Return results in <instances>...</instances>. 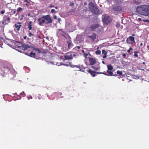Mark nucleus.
Instances as JSON below:
<instances>
[{
    "mask_svg": "<svg viewBox=\"0 0 149 149\" xmlns=\"http://www.w3.org/2000/svg\"><path fill=\"white\" fill-rule=\"evenodd\" d=\"M136 11L139 14L147 16L149 15V5H141L136 8Z\"/></svg>",
    "mask_w": 149,
    "mask_h": 149,
    "instance_id": "1",
    "label": "nucleus"
},
{
    "mask_svg": "<svg viewBox=\"0 0 149 149\" xmlns=\"http://www.w3.org/2000/svg\"><path fill=\"white\" fill-rule=\"evenodd\" d=\"M13 42L15 44H17L16 46L19 48L18 51L20 52H22L27 50H30L32 48L31 45L25 43L22 44L21 42L15 40H13Z\"/></svg>",
    "mask_w": 149,
    "mask_h": 149,
    "instance_id": "2",
    "label": "nucleus"
},
{
    "mask_svg": "<svg viewBox=\"0 0 149 149\" xmlns=\"http://www.w3.org/2000/svg\"><path fill=\"white\" fill-rule=\"evenodd\" d=\"M88 8L93 13L96 15L101 14L100 13V10L92 2H91L89 3Z\"/></svg>",
    "mask_w": 149,
    "mask_h": 149,
    "instance_id": "3",
    "label": "nucleus"
},
{
    "mask_svg": "<svg viewBox=\"0 0 149 149\" xmlns=\"http://www.w3.org/2000/svg\"><path fill=\"white\" fill-rule=\"evenodd\" d=\"M86 37L91 41L93 42L96 39L97 35L94 33H90L87 35Z\"/></svg>",
    "mask_w": 149,
    "mask_h": 149,
    "instance_id": "4",
    "label": "nucleus"
},
{
    "mask_svg": "<svg viewBox=\"0 0 149 149\" xmlns=\"http://www.w3.org/2000/svg\"><path fill=\"white\" fill-rule=\"evenodd\" d=\"M102 18L103 22L106 24L110 23L111 20L110 17L106 14L103 15Z\"/></svg>",
    "mask_w": 149,
    "mask_h": 149,
    "instance_id": "5",
    "label": "nucleus"
},
{
    "mask_svg": "<svg viewBox=\"0 0 149 149\" xmlns=\"http://www.w3.org/2000/svg\"><path fill=\"white\" fill-rule=\"evenodd\" d=\"M42 18H43L46 21V23H45L46 24H50L52 22V19L49 15H43L42 17Z\"/></svg>",
    "mask_w": 149,
    "mask_h": 149,
    "instance_id": "6",
    "label": "nucleus"
},
{
    "mask_svg": "<svg viewBox=\"0 0 149 149\" xmlns=\"http://www.w3.org/2000/svg\"><path fill=\"white\" fill-rule=\"evenodd\" d=\"M74 56V54L72 53L71 52H68L64 56V58H63L65 60H71L73 58V57Z\"/></svg>",
    "mask_w": 149,
    "mask_h": 149,
    "instance_id": "7",
    "label": "nucleus"
},
{
    "mask_svg": "<svg viewBox=\"0 0 149 149\" xmlns=\"http://www.w3.org/2000/svg\"><path fill=\"white\" fill-rule=\"evenodd\" d=\"M57 34L59 36H63L65 38H66L65 36L66 33L63 29H58L57 30Z\"/></svg>",
    "mask_w": 149,
    "mask_h": 149,
    "instance_id": "8",
    "label": "nucleus"
},
{
    "mask_svg": "<svg viewBox=\"0 0 149 149\" xmlns=\"http://www.w3.org/2000/svg\"><path fill=\"white\" fill-rule=\"evenodd\" d=\"M112 9L116 13H118L122 11L123 7L120 5L115 6L113 7Z\"/></svg>",
    "mask_w": 149,
    "mask_h": 149,
    "instance_id": "9",
    "label": "nucleus"
},
{
    "mask_svg": "<svg viewBox=\"0 0 149 149\" xmlns=\"http://www.w3.org/2000/svg\"><path fill=\"white\" fill-rule=\"evenodd\" d=\"M10 70V69L8 66H3L1 68V73H7Z\"/></svg>",
    "mask_w": 149,
    "mask_h": 149,
    "instance_id": "10",
    "label": "nucleus"
},
{
    "mask_svg": "<svg viewBox=\"0 0 149 149\" xmlns=\"http://www.w3.org/2000/svg\"><path fill=\"white\" fill-rule=\"evenodd\" d=\"M127 42L129 44H130L132 43H135L134 38L132 36H130L126 40Z\"/></svg>",
    "mask_w": 149,
    "mask_h": 149,
    "instance_id": "11",
    "label": "nucleus"
},
{
    "mask_svg": "<svg viewBox=\"0 0 149 149\" xmlns=\"http://www.w3.org/2000/svg\"><path fill=\"white\" fill-rule=\"evenodd\" d=\"M87 72L90 73L91 75L93 77H95L96 76L95 74L96 73V72L92 70H91L90 69H86V72Z\"/></svg>",
    "mask_w": 149,
    "mask_h": 149,
    "instance_id": "12",
    "label": "nucleus"
},
{
    "mask_svg": "<svg viewBox=\"0 0 149 149\" xmlns=\"http://www.w3.org/2000/svg\"><path fill=\"white\" fill-rule=\"evenodd\" d=\"M37 20L38 22V24L40 26L43 25V24L46 23V21H45L43 18H42V17L38 18Z\"/></svg>",
    "mask_w": 149,
    "mask_h": 149,
    "instance_id": "13",
    "label": "nucleus"
},
{
    "mask_svg": "<svg viewBox=\"0 0 149 149\" xmlns=\"http://www.w3.org/2000/svg\"><path fill=\"white\" fill-rule=\"evenodd\" d=\"M11 19L10 17H8L7 19H4L2 22L3 24L4 25H6L10 22Z\"/></svg>",
    "mask_w": 149,
    "mask_h": 149,
    "instance_id": "14",
    "label": "nucleus"
},
{
    "mask_svg": "<svg viewBox=\"0 0 149 149\" xmlns=\"http://www.w3.org/2000/svg\"><path fill=\"white\" fill-rule=\"evenodd\" d=\"M15 28L17 30L19 31L20 30L22 26L21 23L20 22H17L15 24Z\"/></svg>",
    "mask_w": 149,
    "mask_h": 149,
    "instance_id": "15",
    "label": "nucleus"
},
{
    "mask_svg": "<svg viewBox=\"0 0 149 149\" xmlns=\"http://www.w3.org/2000/svg\"><path fill=\"white\" fill-rule=\"evenodd\" d=\"M100 26V25L98 24H94L93 25H92L90 27V29L91 31H94L95 30L98 28L99 26Z\"/></svg>",
    "mask_w": 149,
    "mask_h": 149,
    "instance_id": "16",
    "label": "nucleus"
},
{
    "mask_svg": "<svg viewBox=\"0 0 149 149\" xmlns=\"http://www.w3.org/2000/svg\"><path fill=\"white\" fill-rule=\"evenodd\" d=\"M67 43L68 44V47L69 49H70L73 48V45L72 43V42L71 40L68 41Z\"/></svg>",
    "mask_w": 149,
    "mask_h": 149,
    "instance_id": "17",
    "label": "nucleus"
},
{
    "mask_svg": "<svg viewBox=\"0 0 149 149\" xmlns=\"http://www.w3.org/2000/svg\"><path fill=\"white\" fill-rule=\"evenodd\" d=\"M27 54L31 57L35 58L36 56L35 53L33 52V51H32L29 54Z\"/></svg>",
    "mask_w": 149,
    "mask_h": 149,
    "instance_id": "18",
    "label": "nucleus"
},
{
    "mask_svg": "<svg viewBox=\"0 0 149 149\" xmlns=\"http://www.w3.org/2000/svg\"><path fill=\"white\" fill-rule=\"evenodd\" d=\"M90 63L91 65H93L96 62V60L95 59L91 58L89 60Z\"/></svg>",
    "mask_w": 149,
    "mask_h": 149,
    "instance_id": "19",
    "label": "nucleus"
},
{
    "mask_svg": "<svg viewBox=\"0 0 149 149\" xmlns=\"http://www.w3.org/2000/svg\"><path fill=\"white\" fill-rule=\"evenodd\" d=\"M108 74L104 73V74L108 76H113V73L112 71H109L108 70H107V71Z\"/></svg>",
    "mask_w": 149,
    "mask_h": 149,
    "instance_id": "20",
    "label": "nucleus"
},
{
    "mask_svg": "<svg viewBox=\"0 0 149 149\" xmlns=\"http://www.w3.org/2000/svg\"><path fill=\"white\" fill-rule=\"evenodd\" d=\"M32 22L30 21L28 24V28L29 30H31L32 29Z\"/></svg>",
    "mask_w": 149,
    "mask_h": 149,
    "instance_id": "21",
    "label": "nucleus"
},
{
    "mask_svg": "<svg viewBox=\"0 0 149 149\" xmlns=\"http://www.w3.org/2000/svg\"><path fill=\"white\" fill-rule=\"evenodd\" d=\"M91 67L93 69H94L95 70H98L99 69H100V67L99 66H97L96 67L95 66H91Z\"/></svg>",
    "mask_w": 149,
    "mask_h": 149,
    "instance_id": "22",
    "label": "nucleus"
},
{
    "mask_svg": "<svg viewBox=\"0 0 149 149\" xmlns=\"http://www.w3.org/2000/svg\"><path fill=\"white\" fill-rule=\"evenodd\" d=\"M74 67H76L77 68H78L79 69V70H78L79 71H82L83 72H86L84 70H82V69L83 68L81 67L82 65H81V66H78V65H75Z\"/></svg>",
    "mask_w": 149,
    "mask_h": 149,
    "instance_id": "23",
    "label": "nucleus"
},
{
    "mask_svg": "<svg viewBox=\"0 0 149 149\" xmlns=\"http://www.w3.org/2000/svg\"><path fill=\"white\" fill-rule=\"evenodd\" d=\"M108 70H112L113 69V67L111 65H107Z\"/></svg>",
    "mask_w": 149,
    "mask_h": 149,
    "instance_id": "24",
    "label": "nucleus"
},
{
    "mask_svg": "<svg viewBox=\"0 0 149 149\" xmlns=\"http://www.w3.org/2000/svg\"><path fill=\"white\" fill-rule=\"evenodd\" d=\"M33 50H34L38 52L39 53H41L40 50L39 49V48H33Z\"/></svg>",
    "mask_w": 149,
    "mask_h": 149,
    "instance_id": "25",
    "label": "nucleus"
},
{
    "mask_svg": "<svg viewBox=\"0 0 149 149\" xmlns=\"http://www.w3.org/2000/svg\"><path fill=\"white\" fill-rule=\"evenodd\" d=\"M28 36L30 37H31L32 36H34V34L33 33H31L30 31H29V33H28Z\"/></svg>",
    "mask_w": 149,
    "mask_h": 149,
    "instance_id": "26",
    "label": "nucleus"
},
{
    "mask_svg": "<svg viewBox=\"0 0 149 149\" xmlns=\"http://www.w3.org/2000/svg\"><path fill=\"white\" fill-rule=\"evenodd\" d=\"M139 52L137 51H135L134 52V56L135 57H138V55L137 54L139 53Z\"/></svg>",
    "mask_w": 149,
    "mask_h": 149,
    "instance_id": "27",
    "label": "nucleus"
},
{
    "mask_svg": "<svg viewBox=\"0 0 149 149\" xmlns=\"http://www.w3.org/2000/svg\"><path fill=\"white\" fill-rule=\"evenodd\" d=\"M117 73L118 74L120 75H122L123 74L122 72L121 71L118 70L117 71Z\"/></svg>",
    "mask_w": 149,
    "mask_h": 149,
    "instance_id": "28",
    "label": "nucleus"
},
{
    "mask_svg": "<svg viewBox=\"0 0 149 149\" xmlns=\"http://www.w3.org/2000/svg\"><path fill=\"white\" fill-rule=\"evenodd\" d=\"M101 52L100 50H97L95 52V54L97 55H100L101 54Z\"/></svg>",
    "mask_w": 149,
    "mask_h": 149,
    "instance_id": "29",
    "label": "nucleus"
},
{
    "mask_svg": "<svg viewBox=\"0 0 149 149\" xmlns=\"http://www.w3.org/2000/svg\"><path fill=\"white\" fill-rule=\"evenodd\" d=\"M102 54H104V55H106L107 54V52L105 51L104 50H102Z\"/></svg>",
    "mask_w": 149,
    "mask_h": 149,
    "instance_id": "30",
    "label": "nucleus"
},
{
    "mask_svg": "<svg viewBox=\"0 0 149 149\" xmlns=\"http://www.w3.org/2000/svg\"><path fill=\"white\" fill-rule=\"evenodd\" d=\"M82 65V67H81L83 68L82 69V70H84V71H85L86 70H85V69H88V68L87 67H83V65Z\"/></svg>",
    "mask_w": 149,
    "mask_h": 149,
    "instance_id": "31",
    "label": "nucleus"
},
{
    "mask_svg": "<svg viewBox=\"0 0 149 149\" xmlns=\"http://www.w3.org/2000/svg\"><path fill=\"white\" fill-rule=\"evenodd\" d=\"M22 8L19 7L17 9V10L18 13H19L20 11L22 10Z\"/></svg>",
    "mask_w": 149,
    "mask_h": 149,
    "instance_id": "32",
    "label": "nucleus"
},
{
    "mask_svg": "<svg viewBox=\"0 0 149 149\" xmlns=\"http://www.w3.org/2000/svg\"><path fill=\"white\" fill-rule=\"evenodd\" d=\"M27 97L28 100L32 99V97L30 95H29V96H27Z\"/></svg>",
    "mask_w": 149,
    "mask_h": 149,
    "instance_id": "33",
    "label": "nucleus"
},
{
    "mask_svg": "<svg viewBox=\"0 0 149 149\" xmlns=\"http://www.w3.org/2000/svg\"><path fill=\"white\" fill-rule=\"evenodd\" d=\"M52 13H55L56 12V10L54 9H52L51 10Z\"/></svg>",
    "mask_w": 149,
    "mask_h": 149,
    "instance_id": "34",
    "label": "nucleus"
},
{
    "mask_svg": "<svg viewBox=\"0 0 149 149\" xmlns=\"http://www.w3.org/2000/svg\"><path fill=\"white\" fill-rule=\"evenodd\" d=\"M133 49L131 47L129 49L127 50V52L128 53L130 52V50H132Z\"/></svg>",
    "mask_w": 149,
    "mask_h": 149,
    "instance_id": "35",
    "label": "nucleus"
},
{
    "mask_svg": "<svg viewBox=\"0 0 149 149\" xmlns=\"http://www.w3.org/2000/svg\"><path fill=\"white\" fill-rule=\"evenodd\" d=\"M96 73L97 74H104V72H96Z\"/></svg>",
    "mask_w": 149,
    "mask_h": 149,
    "instance_id": "36",
    "label": "nucleus"
},
{
    "mask_svg": "<svg viewBox=\"0 0 149 149\" xmlns=\"http://www.w3.org/2000/svg\"><path fill=\"white\" fill-rule=\"evenodd\" d=\"M75 48L76 49H80V47L79 46H77Z\"/></svg>",
    "mask_w": 149,
    "mask_h": 149,
    "instance_id": "37",
    "label": "nucleus"
},
{
    "mask_svg": "<svg viewBox=\"0 0 149 149\" xmlns=\"http://www.w3.org/2000/svg\"><path fill=\"white\" fill-rule=\"evenodd\" d=\"M88 55V54H84V57L85 58H86L87 57V56Z\"/></svg>",
    "mask_w": 149,
    "mask_h": 149,
    "instance_id": "38",
    "label": "nucleus"
},
{
    "mask_svg": "<svg viewBox=\"0 0 149 149\" xmlns=\"http://www.w3.org/2000/svg\"><path fill=\"white\" fill-rule=\"evenodd\" d=\"M143 22H148V19H143Z\"/></svg>",
    "mask_w": 149,
    "mask_h": 149,
    "instance_id": "39",
    "label": "nucleus"
},
{
    "mask_svg": "<svg viewBox=\"0 0 149 149\" xmlns=\"http://www.w3.org/2000/svg\"><path fill=\"white\" fill-rule=\"evenodd\" d=\"M5 12V11L4 10H2L1 11V14H3Z\"/></svg>",
    "mask_w": 149,
    "mask_h": 149,
    "instance_id": "40",
    "label": "nucleus"
},
{
    "mask_svg": "<svg viewBox=\"0 0 149 149\" xmlns=\"http://www.w3.org/2000/svg\"><path fill=\"white\" fill-rule=\"evenodd\" d=\"M57 16L56 15H54V18L55 19H57Z\"/></svg>",
    "mask_w": 149,
    "mask_h": 149,
    "instance_id": "41",
    "label": "nucleus"
},
{
    "mask_svg": "<svg viewBox=\"0 0 149 149\" xmlns=\"http://www.w3.org/2000/svg\"><path fill=\"white\" fill-rule=\"evenodd\" d=\"M123 57H125L126 56V55L125 54H124L123 55Z\"/></svg>",
    "mask_w": 149,
    "mask_h": 149,
    "instance_id": "42",
    "label": "nucleus"
},
{
    "mask_svg": "<svg viewBox=\"0 0 149 149\" xmlns=\"http://www.w3.org/2000/svg\"><path fill=\"white\" fill-rule=\"evenodd\" d=\"M26 38H27V36H24L23 38H24V39H26Z\"/></svg>",
    "mask_w": 149,
    "mask_h": 149,
    "instance_id": "43",
    "label": "nucleus"
},
{
    "mask_svg": "<svg viewBox=\"0 0 149 149\" xmlns=\"http://www.w3.org/2000/svg\"><path fill=\"white\" fill-rule=\"evenodd\" d=\"M24 1L25 2L29 3V1L27 0H24Z\"/></svg>",
    "mask_w": 149,
    "mask_h": 149,
    "instance_id": "44",
    "label": "nucleus"
},
{
    "mask_svg": "<svg viewBox=\"0 0 149 149\" xmlns=\"http://www.w3.org/2000/svg\"><path fill=\"white\" fill-rule=\"evenodd\" d=\"M138 20L139 21H141L142 20V19L141 18H139L138 19Z\"/></svg>",
    "mask_w": 149,
    "mask_h": 149,
    "instance_id": "45",
    "label": "nucleus"
},
{
    "mask_svg": "<svg viewBox=\"0 0 149 149\" xmlns=\"http://www.w3.org/2000/svg\"><path fill=\"white\" fill-rule=\"evenodd\" d=\"M107 57V56H106V55H104V56L103 57V58H106V57Z\"/></svg>",
    "mask_w": 149,
    "mask_h": 149,
    "instance_id": "46",
    "label": "nucleus"
},
{
    "mask_svg": "<svg viewBox=\"0 0 149 149\" xmlns=\"http://www.w3.org/2000/svg\"><path fill=\"white\" fill-rule=\"evenodd\" d=\"M54 7V6H53L52 5H51L50 6V8H52V7Z\"/></svg>",
    "mask_w": 149,
    "mask_h": 149,
    "instance_id": "47",
    "label": "nucleus"
},
{
    "mask_svg": "<svg viewBox=\"0 0 149 149\" xmlns=\"http://www.w3.org/2000/svg\"><path fill=\"white\" fill-rule=\"evenodd\" d=\"M16 13V10H15L14 11H13V14H15Z\"/></svg>",
    "mask_w": 149,
    "mask_h": 149,
    "instance_id": "48",
    "label": "nucleus"
},
{
    "mask_svg": "<svg viewBox=\"0 0 149 149\" xmlns=\"http://www.w3.org/2000/svg\"><path fill=\"white\" fill-rule=\"evenodd\" d=\"M121 3V1H118V3Z\"/></svg>",
    "mask_w": 149,
    "mask_h": 149,
    "instance_id": "49",
    "label": "nucleus"
},
{
    "mask_svg": "<svg viewBox=\"0 0 149 149\" xmlns=\"http://www.w3.org/2000/svg\"><path fill=\"white\" fill-rule=\"evenodd\" d=\"M132 36H135V35L133 33V34H132Z\"/></svg>",
    "mask_w": 149,
    "mask_h": 149,
    "instance_id": "50",
    "label": "nucleus"
},
{
    "mask_svg": "<svg viewBox=\"0 0 149 149\" xmlns=\"http://www.w3.org/2000/svg\"><path fill=\"white\" fill-rule=\"evenodd\" d=\"M113 76H117V74H114V75H113Z\"/></svg>",
    "mask_w": 149,
    "mask_h": 149,
    "instance_id": "51",
    "label": "nucleus"
},
{
    "mask_svg": "<svg viewBox=\"0 0 149 149\" xmlns=\"http://www.w3.org/2000/svg\"><path fill=\"white\" fill-rule=\"evenodd\" d=\"M142 45H143V43H141L140 44V45L141 46H142Z\"/></svg>",
    "mask_w": 149,
    "mask_h": 149,
    "instance_id": "52",
    "label": "nucleus"
},
{
    "mask_svg": "<svg viewBox=\"0 0 149 149\" xmlns=\"http://www.w3.org/2000/svg\"><path fill=\"white\" fill-rule=\"evenodd\" d=\"M102 63L103 64H105L104 62V61H102Z\"/></svg>",
    "mask_w": 149,
    "mask_h": 149,
    "instance_id": "53",
    "label": "nucleus"
},
{
    "mask_svg": "<svg viewBox=\"0 0 149 149\" xmlns=\"http://www.w3.org/2000/svg\"><path fill=\"white\" fill-rule=\"evenodd\" d=\"M38 37L39 38H41V37H40V36H38Z\"/></svg>",
    "mask_w": 149,
    "mask_h": 149,
    "instance_id": "54",
    "label": "nucleus"
},
{
    "mask_svg": "<svg viewBox=\"0 0 149 149\" xmlns=\"http://www.w3.org/2000/svg\"><path fill=\"white\" fill-rule=\"evenodd\" d=\"M46 39H49V38H48V37H46Z\"/></svg>",
    "mask_w": 149,
    "mask_h": 149,
    "instance_id": "55",
    "label": "nucleus"
},
{
    "mask_svg": "<svg viewBox=\"0 0 149 149\" xmlns=\"http://www.w3.org/2000/svg\"><path fill=\"white\" fill-rule=\"evenodd\" d=\"M145 62H143V63H142V64H145Z\"/></svg>",
    "mask_w": 149,
    "mask_h": 149,
    "instance_id": "56",
    "label": "nucleus"
},
{
    "mask_svg": "<svg viewBox=\"0 0 149 149\" xmlns=\"http://www.w3.org/2000/svg\"><path fill=\"white\" fill-rule=\"evenodd\" d=\"M55 8H56V9H57L58 8V7H55Z\"/></svg>",
    "mask_w": 149,
    "mask_h": 149,
    "instance_id": "57",
    "label": "nucleus"
},
{
    "mask_svg": "<svg viewBox=\"0 0 149 149\" xmlns=\"http://www.w3.org/2000/svg\"><path fill=\"white\" fill-rule=\"evenodd\" d=\"M28 4H26V6H28Z\"/></svg>",
    "mask_w": 149,
    "mask_h": 149,
    "instance_id": "58",
    "label": "nucleus"
},
{
    "mask_svg": "<svg viewBox=\"0 0 149 149\" xmlns=\"http://www.w3.org/2000/svg\"><path fill=\"white\" fill-rule=\"evenodd\" d=\"M82 52H84V50H82Z\"/></svg>",
    "mask_w": 149,
    "mask_h": 149,
    "instance_id": "59",
    "label": "nucleus"
},
{
    "mask_svg": "<svg viewBox=\"0 0 149 149\" xmlns=\"http://www.w3.org/2000/svg\"><path fill=\"white\" fill-rule=\"evenodd\" d=\"M148 22L149 23V20H148Z\"/></svg>",
    "mask_w": 149,
    "mask_h": 149,
    "instance_id": "60",
    "label": "nucleus"
}]
</instances>
